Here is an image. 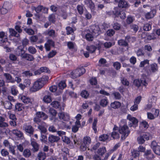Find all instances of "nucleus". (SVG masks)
<instances>
[{"mask_svg":"<svg viewBox=\"0 0 160 160\" xmlns=\"http://www.w3.org/2000/svg\"><path fill=\"white\" fill-rule=\"evenodd\" d=\"M119 132L120 133L122 134L121 139L122 140L125 139L130 133L128 127L126 125L120 126L119 128Z\"/></svg>","mask_w":160,"mask_h":160,"instance_id":"obj_1","label":"nucleus"},{"mask_svg":"<svg viewBox=\"0 0 160 160\" xmlns=\"http://www.w3.org/2000/svg\"><path fill=\"white\" fill-rule=\"evenodd\" d=\"M85 72V69L83 67H81L77 68L72 72L71 75L72 78H75L80 77Z\"/></svg>","mask_w":160,"mask_h":160,"instance_id":"obj_2","label":"nucleus"},{"mask_svg":"<svg viewBox=\"0 0 160 160\" xmlns=\"http://www.w3.org/2000/svg\"><path fill=\"white\" fill-rule=\"evenodd\" d=\"M127 119L131 122L128 124V126L130 127H133L135 128L138 126V121L136 118L132 117L130 114H128L127 116Z\"/></svg>","mask_w":160,"mask_h":160,"instance_id":"obj_3","label":"nucleus"},{"mask_svg":"<svg viewBox=\"0 0 160 160\" xmlns=\"http://www.w3.org/2000/svg\"><path fill=\"white\" fill-rule=\"evenodd\" d=\"M41 79H38L33 84L31 89L33 92H36L41 89L44 86V83L40 81Z\"/></svg>","mask_w":160,"mask_h":160,"instance_id":"obj_4","label":"nucleus"},{"mask_svg":"<svg viewBox=\"0 0 160 160\" xmlns=\"http://www.w3.org/2000/svg\"><path fill=\"white\" fill-rule=\"evenodd\" d=\"M150 147L155 153L158 155H160V146L155 141H153L152 142Z\"/></svg>","mask_w":160,"mask_h":160,"instance_id":"obj_5","label":"nucleus"},{"mask_svg":"<svg viewBox=\"0 0 160 160\" xmlns=\"http://www.w3.org/2000/svg\"><path fill=\"white\" fill-rule=\"evenodd\" d=\"M95 37L98 36L101 33L100 28L98 26L93 25L89 30Z\"/></svg>","mask_w":160,"mask_h":160,"instance_id":"obj_6","label":"nucleus"},{"mask_svg":"<svg viewBox=\"0 0 160 160\" xmlns=\"http://www.w3.org/2000/svg\"><path fill=\"white\" fill-rule=\"evenodd\" d=\"M134 84L135 86L138 88L139 87L141 84H142L143 86H146L148 83L144 78H142L139 79H135L134 81Z\"/></svg>","mask_w":160,"mask_h":160,"instance_id":"obj_7","label":"nucleus"},{"mask_svg":"<svg viewBox=\"0 0 160 160\" xmlns=\"http://www.w3.org/2000/svg\"><path fill=\"white\" fill-rule=\"evenodd\" d=\"M0 45L2 46H4L6 43H8L7 38L5 35V33L3 32H0Z\"/></svg>","mask_w":160,"mask_h":160,"instance_id":"obj_8","label":"nucleus"},{"mask_svg":"<svg viewBox=\"0 0 160 160\" xmlns=\"http://www.w3.org/2000/svg\"><path fill=\"white\" fill-rule=\"evenodd\" d=\"M44 94H45V96L43 98V101L46 103H49L51 101V95L52 93L48 91H45Z\"/></svg>","mask_w":160,"mask_h":160,"instance_id":"obj_9","label":"nucleus"},{"mask_svg":"<svg viewBox=\"0 0 160 160\" xmlns=\"http://www.w3.org/2000/svg\"><path fill=\"white\" fill-rule=\"evenodd\" d=\"M58 116L60 119H62L65 121H68L69 119V116L68 114L65 113L64 112H61L58 113Z\"/></svg>","mask_w":160,"mask_h":160,"instance_id":"obj_10","label":"nucleus"},{"mask_svg":"<svg viewBox=\"0 0 160 160\" xmlns=\"http://www.w3.org/2000/svg\"><path fill=\"white\" fill-rule=\"evenodd\" d=\"M118 7L121 8L127 9L129 7V5L125 0H121L118 3Z\"/></svg>","mask_w":160,"mask_h":160,"instance_id":"obj_11","label":"nucleus"},{"mask_svg":"<svg viewBox=\"0 0 160 160\" xmlns=\"http://www.w3.org/2000/svg\"><path fill=\"white\" fill-rule=\"evenodd\" d=\"M144 156L148 160H151L154 158V155L151 150H147L145 151Z\"/></svg>","mask_w":160,"mask_h":160,"instance_id":"obj_12","label":"nucleus"},{"mask_svg":"<svg viewBox=\"0 0 160 160\" xmlns=\"http://www.w3.org/2000/svg\"><path fill=\"white\" fill-rule=\"evenodd\" d=\"M111 107L108 106V108L109 110H111L112 108L114 109L119 108L121 106V104L120 102L118 101H114L111 103Z\"/></svg>","mask_w":160,"mask_h":160,"instance_id":"obj_13","label":"nucleus"},{"mask_svg":"<svg viewBox=\"0 0 160 160\" xmlns=\"http://www.w3.org/2000/svg\"><path fill=\"white\" fill-rule=\"evenodd\" d=\"M156 13V11L155 9H153L150 12L146 13L145 15L146 19H148L153 18Z\"/></svg>","mask_w":160,"mask_h":160,"instance_id":"obj_14","label":"nucleus"},{"mask_svg":"<svg viewBox=\"0 0 160 160\" xmlns=\"http://www.w3.org/2000/svg\"><path fill=\"white\" fill-rule=\"evenodd\" d=\"M16 53L18 56H20L22 58L23 56L25 53V52L23 49V47L21 46L18 47L16 49Z\"/></svg>","mask_w":160,"mask_h":160,"instance_id":"obj_15","label":"nucleus"},{"mask_svg":"<svg viewBox=\"0 0 160 160\" xmlns=\"http://www.w3.org/2000/svg\"><path fill=\"white\" fill-rule=\"evenodd\" d=\"M60 139V138L59 137L53 135H50L48 138V141L51 143L57 142Z\"/></svg>","mask_w":160,"mask_h":160,"instance_id":"obj_16","label":"nucleus"},{"mask_svg":"<svg viewBox=\"0 0 160 160\" xmlns=\"http://www.w3.org/2000/svg\"><path fill=\"white\" fill-rule=\"evenodd\" d=\"M36 117L41 118L43 120H45L48 118V116L44 112H38L36 113Z\"/></svg>","mask_w":160,"mask_h":160,"instance_id":"obj_17","label":"nucleus"},{"mask_svg":"<svg viewBox=\"0 0 160 160\" xmlns=\"http://www.w3.org/2000/svg\"><path fill=\"white\" fill-rule=\"evenodd\" d=\"M31 145L33 147L32 150L33 152H36L38 151L39 145L34 140H31Z\"/></svg>","mask_w":160,"mask_h":160,"instance_id":"obj_18","label":"nucleus"},{"mask_svg":"<svg viewBox=\"0 0 160 160\" xmlns=\"http://www.w3.org/2000/svg\"><path fill=\"white\" fill-rule=\"evenodd\" d=\"M25 129L26 132L32 135L33 134L34 130L33 127L30 125H26Z\"/></svg>","mask_w":160,"mask_h":160,"instance_id":"obj_19","label":"nucleus"},{"mask_svg":"<svg viewBox=\"0 0 160 160\" xmlns=\"http://www.w3.org/2000/svg\"><path fill=\"white\" fill-rule=\"evenodd\" d=\"M22 58L29 61H32L35 59L32 55L27 53H25Z\"/></svg>","mask_w":160,"mask_h":160,"instance_id":"obj_20","label":"nucleus"},{"mask_svg":"<svg viewBox=\"0 0 160 160\" xmlns=\"http://www.w3.org/2000/svg\"><path fill=\"white\" fill-rule=\"evenodd\" d=\"M94 36L91 32V31L89 30L86 34L85 38L88 41H92L93 40Z\"/></svg>","mask_w":160,"mask_h":160,"instance_id":"obj_21","label":"nucleus"},{"mask_svg":"<svg viewBox=\"0 0 160 160\" xmlns=\"http://www.w3.org/2000/svg\"><path fill=\"white\" fill-rule=\"evenodd\" d=\"M100 105L103 107H105L107 106L108 103V100L107 98L104 97L100 101Z\"/></svg>","mask_w":160,"mask_h":160,"instance_id":"obj_22","label":"nucleus"},{"mask_svg":"<svg viewBox=\"0 0 160 160\" xmlns=\"http://www.w3.org/2000/svg\"><path fill=\"white\" fill-rule=\"evenodd\" d=\"M11 132L18 138H21L23 135V133L21 131L17 129H13Z\"/></svg>","mask_w":160,"mask_h":160,"instance_id":"obj_23","label":"nucleus"},{"mask_svg":"<svg viewBox=\"0 0 160 160\" xmlns=\"http://www.w3.org/2000/svg\"><path fill=\"white\" fill-rule=\"evenodd\" d=\"M3 76L5 77L6 79L8 81V82L11 83H14L15 82L14 79L12 78L11 75L8 73H5L3 74Z\"/></svg>","mask_w":160,"mask_h":160,"instance_id":"obj_24","label":"nucleus"},{"mask_svg":"<svg viewBox=\"0 0 160 160\" xmlns=\"http://www.w3.org/2000/svg\"><path fill=\"white\" fill-rule=\"evenodd\" d=\"M25 104L31 103L30 99L25 96H22L19 98Z\"/></svg>","mask_w":160,"mask_h":160,"instance_id":"obj_25","label":"nucleus"},{"mask_svg":"<svg viewBox=\"0 0 160 160\" xmlns=\"http://www.w3.org/2000/svg\"><path fill=\"white\" fill-rule=\"evenodd\" d=\"M15 108L16 111H20L24 109L23 104L20 103H17L15 105Z\"/></svg>","mask_w":160,"mask_h":160,"instance_id":"obj_26","label":"nucleus"},{"mask_svg":"<svg viewBox=\"0 0 160 160\" xmlns=\"http://www.w3.org/2000/svg\"><path fill=\"white\" fill-rule=\"evenodd\" d=\"M4 107L6 109H11L12 108V104L9 101H6L4 102Z\"/></svg>","mask_w":160,"mask_h":160,"instance_id":"obj_27","label":"nucleus"},{"mask_svg":"<svg viewBox=\"0 0 160 160\" xmlns=\"http://www.w3.org/2000/svg\"><path fill=\"white\" fill-rule=\"evenodd\" d=\"M23 155L26 158H28L31 155L30 150L28 149H25L23 152Z\"/></svg>","mask_w":160,"mask_h":160,"instance_id":"obj_28","label":"nucleus"},{"mask_svg":"<svg viewBox=\"0 0 160 160\" xmlns=\"http://www.w3.org/2000/svg\"><path fill=\"white\" fill-rule=\"evenodd\" d=\"M38 128L40 131L41 134H45L47 131V128L41 125H38Z\"/></svg>","mask_w":160,"mask_h":160,"instance_id":"obj_29","label":"nucleus"},{"mask_svg":"<svg viewBox=\"0 0 160 160\" xmlns=\"http://www.w3.org/2000/svg\"><path fill=\"white\" fill-rule=\"evenodd\" d=\"M38 158L39 160H44L46 158V154L43 152H39L38 155Z\"/></svg>","mask_w":160,"mask_h":160,"instance_id":"obj_30","label":"nucleus"},{"mask_svg":"<svg viewBox=\"0 0 160 160\" xmlns=\"http://www.w3.org/2000/svg\"><path fill=\"white\" fill-rule=\"evenodd\" d=\"M100 145V143L99 142L95 144L92 145L91 148L90 149L88 147V149L90 150L92 152L96 151L99 147Z\"/></svg>","mask_w":160,"mask_h":160,"instance_id":"obj_31","label":"nucleus"},{"mask_svg":"<svg viewBox=\"0 0 160 160\" xmlns=\"http://www.w3.org/2000/svg\"><path fill=\"white\" fill-rule=\"evenodd\" d=\"M131 153L132 156L134 158H136L138 157L139 155V151L137 150H131Z\"/></svg>","mask_w":160,"mask_h":160,"instance_id":"obj_32","label":"nucleus"},{"mask_svg":"<svg viewBox=\"0 0 160 160\" xmlns=\"http://www.w3.org/2000/svg\"><path fill=\"white\" fill-rule=\"evenodd\" d=\"M96 48V47L93 45L87 46L86 47V49L91 53H93L95 52Z\"/></svg>","mask_w":160,"mask_h":160,"instance_id":"obj_33","label":"nucleus"},{"mask_svg":"<svg viewBox=\"0 0 160 160\" xmlns=\"http://www.w3.org/2000/svg\"><path fill=\"white\" fill-rule=\"evenodd\" d=\"M10 88L11 92L13 95L16 96L18 93V91L16 89V87L15 86L13 85Z\"/></svg>","mask_w":160,"mask_h":160,"instance_id":"obj_34","label":"nucleus"},{"mask_svg":"<svg viewBox=\"0 0 160 160\" xmlns=\"http://www.w3.org/2000/svg\"><path fill=\"white\" fill-rule=\"evenodd\" d=\"M98 122V119L97 118H94V121L92 123V128L94 132L95 133H96L97 132V124Z\"/></svg>","mask_w":160,"mask_h":160,"instance_id":"obj_35","label":"nucleus"},{"mask_svg":"<svg viewBox=\"0 0 160 160\" xmlns=\"http://www.w3.org/2000/svg\"><path fill=\"white\" fill-rule=\"evenodd\" d=\"M118 45L120 46L125 47L128 46V44L127 41L123 39H121L118 40Z\"/></svg>","mask_w":160,"mask_h":160,"instance_id":"obj_36","label":"nucleus"},{"mask_svg":"<svg viewBox=\"0 0 160 160\" xmlns=\"http://www.w3.org/2000/svg\"><path fill=\"white\" fill-rule=\"evenodd\" d=\"M106 152V148L105 147H102L101 148H100L98 149L97 153L99 155L102 156Z\"/></svg>","mask_w":160,"mask_h":160,"instance_id":"obj_37","label":"nucleus"},{"mask_svg":"<svg viewBox=\"0 0 160 160\" xmlns=\"http://www.w3.org/2000/svg\"><path fill=\"white\" fill-rule=\"evenodd\" d=\"M112 25L113 28L116 30H119L121 28V24L117 22H114Z\"/></svg>","mask_w":160,"mask_h":160,"instance_id":"obj_38","label":"nucleus"},{"mask_svg":"<svg viewBox=\"0 0 160 160\" xmlns=\"http://www.w3.org/2000/svg\"><path fill=\"white\" fill-rule=\"evenodd\" d=\"M113 66L116 70H118L121 67V64L119 62H113Z\"/></svg>","mask_w":160,"mask_h":160,"instance_id":"obj_39","label":"nucleus"},{"mask_svg":"<svg viewBox=\"0 0 160 160\" xmlns=\"http://www.w3.org/2000/svg\"><path fill=\"white\" fill-rule=\"evenodd\" d=\"M78 12L80 15H82L83 12V6L82 5H78L77 7Z\"/></svg>","mask_w":160,"mask_h":160,"instance_id":"obj_40","label":"nucleus"},{"mask_svg":"<svg viewBox=\"0 0 160 160\" xmlns=\"http://www.w3.org/2000/svg\"><path fill=\"white\" fill-rule=\"evenodd\" d=\"M91 139L90 137L86 136L84 138L83 143L88 145L91 143Z\"/></svg>","mask_w":160,"mask_h":160,"instance_id":"obj_41","label":"nucleus"},{"mask_svg":"<svg viewBox=\"0 0 160 160\" xmlns=\"http://www.w3.org/2000/svg\"><path fill=\"white\" fill-rule=\"evenodd\" d=\"M4 8H6L8 10H9L12 7V5L10 2H5L3 6Z\"/></svg>","mask_w":160,"mask_h":160,"instance_id":"obj_42","label":"nucleus"},{"mask_svg":"<svg viewBox=\"0 0 160 160\" xmlns=\"http://www.w3.org/2000/svg\"><path fill=\"white\" fill-rule=\"evenodd\" d=\"M9 32L10 35L12 36L18 37L19 36V34L18 33L13 29L10 28L9 29Z\"/></svg>","mask_w":160,"mask_h":160,"instance_id":"obj_43","label":"nucleus"},{"mask_svg":"<svg viewBox=\"0 0 160 160\" xmlns=\"http://www.w3.org/2000/svg\"><path fill=\"white\" fill-rule=\"evenodd\" d=\"M0 152L2 156L3 157H6L7 156H9V152L5 149H2Z\"/></svg>","mask_w":160,"mask_h":160,"instance_id":"obj_44","label":"nucleus"},{"mask_svg":"<svg viewBox=\"0 0 160 160\" xmlns=\"http://www.w3.org/2000/svg\"><path fill=\"white\" fill-rule=\"evenodd\" d=\"M121 81L122 84L125 86H128L129 84V82L128 81L124 78H121Z\"/></svg>","mask_w":160,"mask_h":160,"instance_id":"obj_45","label":"nucleus"},{"mask_svg":"<svg viewBox=\"0 0 160 160\" xmlns=\"http://www.w3.org/2000/svg\"><path fill=\"white\" fill-rule=\"evenodd\" d=\"M81 96L84 98H87L89 96V93L88 92L85 90L82 91L81 93Z\"/></svg>","mask_w":160,"mask_h":160,"instance_id":"obj_46","label":"nucleus"},{"mask_svg":"<svg viewBox=\"0 0 160 160\" xmlns=\"http://www.w3.org/2000/svg\"><path fill=\"white\" fill-rule=\"evenodd\" d=\"M150 68L152 71V72H155L157 71L158 69V67L157 64L154 63L150 65Z\"/></svg>","mask_w":160,"mask_h":160,"instance_id":"obj_47","label":"nucleus"},{"mask_svg":"<svg viewBox=\"0 0 160 160\" xmlns=\"http://www.w3.org/2000/svg\"><path fill=\"white\" fill-rule=\"evenodd\" d=\"M49 113L53 117H55L57 114L56 111L52 108H50L49 110Z\"/></svg>","mask_w":160,"mask_h":160,"instance_id":"obj_48","label":"nucleus"},{"mask_svg":"<svg viewBox=\"0 0 160 160\" xmlns=\"http://www.w3.org/2000/svg\"><path fill=\"white\" fill-rule=\"evenodd\" d=\"M108 136L107 134H103L101 135L99 137V140L100 141H105L108 139Z\"/></svg>","mask_w":160,"mask_h":160,"instance_id":"obj_49","label":"nucleus"},{"mask_svg":"<svg viewBox=\"0 0 160 160\" xmlns=\"http://www.w3.org/2000/svg\"><path fill=\"white\" fill-rule=\"evenodd\" d=\"M16 148L15 146H12V145H9V151L10 153H12L13 155H16V153L15 152V148Z\"/></svg>","mask_w":160,"mask_h":160,"instance_id":"obj_50","label":"nucleus"},{"mask_svg":"<svg viewBox=\"0 0 160 160\" xmlns=\"http://www.w3.org/2000/svg\"><path fill=\"white\" fill-rule=\"evenodd\" d=\"M46 34L50 37H53L55 35V31L53 30H48L45 32Z\"/></svg>","mask_w":160,"mask_h":160,"instance_id":"obj_51","label":"nucleus"},{"mask_svg":"<svg viewBox=\"0 0 160 160\" xmlns=\"http://www.w3.org/2000/svg\"><path fill=\"white\" fill-rule=\"evenodd\" d=\"M42 8V6L39 5L37 7H33L32 8L33 10H34L37 13H39L41 12Z\"/></svg>","mask_w":160,"mask_h":160,"instance_id":"obj_52","label":"nucleus"},{"mask_svg":"<svg viewBox=\"0 0 160 160\" xmlns=\"http://www.w3.org/2000/svg\"><path fill=\"white\" fill-rule=\"evenodd\" d=\"M51 104L53 107L56 108H59L60 106V102L57 101H54L52 102Z\"/></svg>","mask_w":160,"mask_h":160,"instance_id":"obj_53","label":"nucleus"},{"mask_svg":"<svg viewBox=\"0 0 160 160\" xmlns=\"http://www.w3.org/2000/svg\"><path fill=\"white\" fill-rule=\"evenodd\" d=\"M48 20L50 22L54 23L56 21V19L54 14H52L48 17Z\"/></svg>","mask_w":160,"mask_h":160,"instance_id":"obj_54","label":"nucleus"},{"mask_svg":"<svg viewBox=\"0 0 160 160\" xmlns=\"http://www.w3.org/2000/svg\"><path fill=\"white\" fill-rule=\"evenodd\" d=\"M28 50L30 53L32 54H35L37 52V50L35 48L32 46L29 47L28 49Z\"/></svg>","mask_w":160,"mask_h":160,"instance_id":"obj_55","label":"nucleus"},{"mask_svg":"<svg viewBox=\"0 0 160 160\" xmlns=\"http://www.w3.org/2000/svg\"><path fill=\"white\" fill-rule=\"evenodd\" d=\"M58 86L60 89H63L66 87V85L64 81H61L59 83Z\"/></svg>","mask_w":160,"mask_h":160,"instance_id":"obj_56","label":"nucleus"},{"mask_svg":"<svg viewBox=\"0 0 160 160\" xmlns=\"http://www.w3.org/2000/svg\"><path fill=\"white\" fill-rule=\"evenodd\" d=\"M151 25L150 24L146 23L144 25L143 29L144 31H148L151 29Z\"/></svg>","mask_w":160,"mask_h":160,"instance_id":"obj_57","label":"nucleus"},{"mask_svg":"<svg viewBox=\"0 0 160 160\" xmlns=\"http://www.w3.org/2000/svg\"><path fill=\"white\" fill-rule=\"evenodd\" d=\"M111 137L114 139H118L119 138V133L115 131H113L111 134Z\"/></svg>","mask_w":160,"mask_h":160,"instance_id":"obj_58","label":"nucleus"},{"mask_svg":"<svg viewBox=\"0 0 160 160\" xmlns=\"http://www.w3.org/2000/svg\"><path fill=\"white\" fill-rule=\"evenodd\" d=\"M137 140L139 144H143L144 143L145 141V140L144 139L142 135H141L140 136V137H138L137 138Z\"/></svg>","mask_w":160,"mask_h":160,"instance_id":"obj_59","label":"nucleus"},{"mask_svg":"<svg viewBox=\"0 0 160 160\" xmlns=\"http://www.w3.org/2000/svg\"><path fill=\"white\" fill-rule=\"evenodd\" d=\"M115 34V31L113 29H109L107 31V35L109 37H112Z\"/></svg>","mask_w":160,"mask_h":160,"instance_id":"obj_60","label":"nucleus"},{"mask_svg":"<svg viewBox=\"0 0 160 160\" xmlns=\"http://www.w3.org/2000/svg\"><path fill=\"white\" fill-rule=\"evenodd\" d=\"M134 20V18L133 17L131 16H129L126 19V22L128 24H130L132 23Z\"/></svg>","mask_w":160,"mask_h":160,"instance_id":"obj_61","label":"nucleus"},{"mask_svg":"<svg viewBox=\"0 0 160 160\" xmlns=\"http://www.w3.org/2000/svg\"><path fill=\"white\" fill-rule=\"evenodd\" d=\"M107 63L106 60L103 58H101L99 61V65L100 66H103L104 64Z\"/></svg>","mask_w":160,"mask_h":160,"instance_id":"obj_62","label":"nucleus"},{"mask_svg":"<svg viewBox=\"0 0 160 160\" xmlns=\"http://www.w3.org/2000/svg\"><path fill=\"white\" fill-rule=\"evenodd\" d=\"M116 14L118 15V17H119L120 18L122 19H124L126 18V14L124 12H117Z\"/></svg>","mask_w":160,"mask_h":160,"instance_id":"obj_63","label":"nucleus"},{"mask_svg":"<svg viewBox=\"0 0 160 160\" xmlns=\"http://www.w3.org/2000/svg\"><path fill=\"white\" fill-rule=\"evenodd\" d=\"M136 53L138 56H141L144 55V53L143 50L141 48L139 49L137 51H136Z\"/></svg>","mask_w":160,"mask_h":160,"instance_id":"obj_64","label":"nucleus"}]
</instances>
